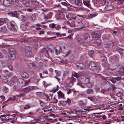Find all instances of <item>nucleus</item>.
Masks as SVG:
<instances>
[{
	"instance_id": "nucleus-8",
	"label": "nucleus",
	"mask_w": 124,
	"mask_h": 124,
	"mask_svg": "<svg viewBox=\"0 0 124 124\" xmlns=\"http://www.w3.org/2000/svg\"><path fill=\"white\" fill-rule=\"evenodd\" d=\"M86 23V21L84 20H83L81 21L78 23V26L80 30H82L85 27V25Z\"/></svg>"
},
{
	"instance_id": "nucleus-58",
	"label": "nucleus",
	"mask_w": 124,
	"mask_h": 124,
	"mask_svg": "<svg viewBox=\"0 0 124 124\" xmlns=\"http://www.w3.org/2000/svg\"><path fill=\"white\" fill-rule=\"evenodd\" d=\"M68 14L69 17L70 18H72L73 16V14L70 13H68Z\"/></svg>"
},
{
	"instance_id": "nucleus-42",
	"label": "nucleus",
	"mask_w": 124,
	"mask_h": 124,
	"mask_svg": "<svg viewBox=\"0 0 124 124\" xmlns=\"http://www.w3.org/2000/svg\"><path fill=\"white\" fill-rule=\"evenodd\" d=\"M66 101H59L60 103L62 105H65L67 104Z\"/></svg>"
},
{
	"instance_id": "nucleus-46",
	"label": "nucleus",
	"mask_w": 124,
	"mask_h": 124,
	"mask_svg": "<svg viewBox=\"0 0 124 124\" xmlns=\"http://www.w3.org/2000/svg\"><path fill=\"white\" fill-rule=\"evenodd\" d=\"M39 121V119H35L34 120L31 122L32 123H37V122Z\"/></svg>"
},
{
	"instance_id": "nucleus-20",
	"label": "nucleus",
	"mask_w": 124,
	"mask_h": 124,
	"mask_svg": "<svg viewBox=\"0 0 124 124\" xmlns=\"http://www.w3.org/2000/svg\"><path fill=\"white\" fill-rule=\"evenodd\" d=\"M94 92L93 89L92 88H89L87 90L86 93L87 94H92Z\"/></svg>"
},
{
	"instance_id": "nucleus-15",
	"label": "nucleus",
	"mask_w": 124,
	"mask_h": 124,
	"mask_svg": "<svg viewBox=\"0 0 124 124\" xmlns=\"http://www.w3.org/2000/svg\"><path fill=\"white\" fill-rule=\"evenodd\" d=\"M58 97V98H64V95L62 93L59 91L57 92Z\"/></svg>"
},
{
	"instance_id": "nucleus-53",
	"label": "nucleus",
	"mask_w": 124,
	"mask_h": 124,
	"mask_svg": "<svg viewBox=\"0 0 124 124\" xmlns=\"http://www.w3.org/2000/svg\"><path fill=\"white\" fill-rule=\"evenodd\" d=\"M115 58H116V61H118L119 60L118 58L119 57V56L118 54H116L115 55Z\"/></svg>"
},
{
	"instance_id": "nucleus-49",
	"label": "nucleus",
	"mask_w": 124,
	"mask_h": 124,
	"mask_svg": "<svg viewBox=\"0 0 124 124\" xmlns=\"http://www.w3.org/2000/svg\"><path fill=\"white\" fill-rule=\"evenodd\" d=\"M25 95V93H21L18 96V97H23Z\"/></svg>"
},
{
	"instance_id": "nucleus-31",
	"label": "nucleus",
	"mask_w": 124,
	"mask_h": 124,
	"mask_svg": "<svg viewBox=\"0 0 124 124\" xmlns=\"http://www.w3.org/2000/svg\"><path fill=\"white\" fill-rule=\"evenodd\" d=\"M90 36L88 34H86L84 35V39L85 40H88L89 39Z\"/></svg>"
},
{
	"instance_id": "nucleus-50",
	"label": "nucleus",
	"mask_w": 124,
	"mask_h": 124,
	"mask_svg": "<svg viewBox=\"0 0 124 124\" xmlns=\"http://www.w3.org/2000/svg\"><path fill=\"white\" fill-rule=\"evenodd\" d=\"M110 62L111 63H113L115 62V61L114 59L112 57L110 58Z\"/></svg>"
},
{
	"instance_id": "nucleus-24",
	"label": "nucleus",
	"mask_w": 124,
	"mask_h": 124,
	"mask_svg": "<svg viewBox=\"0 0 124 124\" xmlns=\"http://www.w3.org/2000/svg\"><path fill=\"white\" fill-rule=\"evenodd\" d=\"M19 12L17 11H14V12H12V17H16L17 16H18L19 14Z\"/></svg>"
},
{
	"instance_id": "nucleus-14",
	"label": "nucleus",
	"mask_w": 124,
	"mask_h": 124,
	"mask_svg": "<svg viewBox=\"0 0 124 124\" xmlns=\"http://www.w3.org/2000/svg\"><path fill=\"white\" fill-rule=\"evenodd\" d=\"M116 74L118 76H122L124 75V70H122V69H121L120 70L118 71L116 73Z\"/></svg>"
},
{
	"instance_id": "nucleus-11",
	"label": "nucleus",
	"mask_w": 124,
	"mask_h": 124,
	"mask_svg": "<svg viewBox=\"0 0 124 124\" xmlns=\"http://www.w3.org/2000/svg\"><path fill=\"white\" fill-rule=\"evenodd\" d=\"M93 37L94 38H99L101 37L100 34L96 32H94L93 33Z\"/></svg>"
},
{
	"instance_id": "nucleus-62",
	"label": "nucleus",
	"mask_w": 124,
	"mask_h": 124,
	"mask_svg": "<svg viewBox=\"0 0 124 124\" xmlns=\"http://www.w3.org/2000/svg\"><path fill=\"white\" fill-rule=\"evenodd\" d=\"M30 82V81L29 80H28L27 81H26L25 82H24V85H27Z\"/></svg>"
},
{
	"instance_id": "nucleus-34",
	"label": "nucleus",
	"mask_w": 124,
	"mask_h": 124,
	"mask_svg": "<svg viewBox=\"0 0 124 124\" xmlns=\"http://www.w3.org/2000/svg\"><path fill=\"white\" fill-rule=\"evenodd\" d=\"M49 95H45L47 98V100L48 101H49L52 99V95L51 94H49Z\"/></svg>"
},
{
	"instance_id": "nucleus-59",
	"label": "nucleus",
	"mask_w": 124,
	"mask_h": 124,
	"mask_svg": "<svg viewBox=\"0 0 124 124\" xmlns=\"http://www.w3.org/2000/svg\"><path fill=\"white\" fill-rule=\"evenodd\" d=\"M0 97L2 99L3 101H4L5 100V97L3 96L2 95L0 96Z\"/></svg>"
},
{
	"instance_id": "nucleus-7",
	"label": "nucleus",
	"mask_w": 124,
	"mask_h": 124,
	"mask_svg": "<svg viewBox=\"0 0 124 124\" xmlns=\"http://www.w3.org/2000/svg\"><path fill=\"white\" fill-rule=\"evenodd\" d=\"M37 87L34 86H30L27 87L23 89V90L25 93H28L32 90H36L37 89Z\"/></svg>"
},
{
	"instance_id": "nucleus-9",
	"label": "nucleus",
	"mask_w": 124,
	"mask_h": 124,
	"mask_svg": "<svg viewBox=\"0 0 124 124\" xmlns=\"http://www.w3.org/2000/svg\"><path fill=\"white\" fill-rule=\"evenodd\" d=\"M9 20L7 18H0V26L2 25L4 23L8 22Z\"/></svg>"
},
{
	"instance_id": "nucleus-38",
	"label": "nucleus",
	"mask_w": 124,
	"mask_h": 124,
	"mask_svg": "<svg viewBox=\"0 0 124 124\" xmlns=\"http://www.w3.org/2000/svg\"><path fill=\"white\" fill-rule=\"evenodd\" d=\"M16 98L15 96L11 97L8 99V101H13L16 100Z\"/></svg>"
},
{
	"instance_id": "nucleus-27",
	"label": "nucleus",
	"mask_w": 124,
	"mask_h": 124,
	"mask_svg": "<svg viewBox=\"0 0 124 124\" xmlns=\"http://www.w3.org/2000/svg\"><path fill=\"white\" fill-rule=\"evenodd\" d=\"M25 52H27L28 51H31L32 50V49L31 47L28 46H26L25 47Z\"/></svg>"
},
{
	"instance_id": "nucleus-17",
	"label": "nucleus",
	"mask_w": 124,
	"mask_h": 124,
	"mask_svg": "<svg viewBox=\"0 0 124 124\" xmlns=\"http://www.w3.org/2000/svg\"><path fill=\"white\" fill-rule=\"evenodd\" d=\"M76 65L80 69L83 68L85 66V65L81 63H77L76 64Z\"/></svg>"
},
{
	"instance_id": "nucleus-57",
	"label": "nucleus",
	"mask_w": 124,
	"mask_h": 124,
	"mask_svg": "<svg viewBox=\"0 0 124 124\" xmlns=\"http://www.w3.org/2000/svg\"><path fill=\"white\" fill-rule=\"evenodd\" d=\"M66 101L67 103L69 105L71 102V100L69 98H67V100Z\"/></svg>"
},
{
	"instance_id": "nucleus-43",
	"label": "nucleus",
	"mask_w": 124,
	"mask_h": 124,
	"mask_svg": "<svg viewBox=\"0 0 124 124\" xmlns=\"http://www.w3.org/2000/svg\"><path fill=\"white\" fill-rule=\"evenodd\" d=\"M55 73L56 74V75L57 76H59L60 74H61V72L60 71H57L55 70Z\"/></svg>"
},
{
	"instance_id": "nucleus-48",
	"label": "nucleus",
	"mask_w": 124,
	"mask_h": 124,
	"mask_svg": "<svg viewBox=\"0 0 124 124\" xmlns=\"http://www.w3.org/2000/svg\"><path fill=\"white\" fill-rule=\"evenodd\" d=\"M58 90V89L57 88V87L56 88H54L52 92L54 93H55Z\"/></svg>"
},
{
	"instance_id": "nucleus-54",
	"label": "nucleus",
	"mask_w": 124,
	"mask_h": 124,
	"mask_svg": "<svg viewBox=\"0 0 124 124\" xmlns=\"http://www.w3.org/2000/svg\"><path fill=\"white\" fill-rule=\"evenodd\" d=\"M69 0L71 3L73 4L75 3V1H76V0Z\"/></svg>"
},
{
	"instance_id": "nucleus-18",
	"label": "nucleus",
	"mask_w": 124,
	"mask_h": 124,
	"mask_svg": "<svg viewBox=\"0 0 124 124\" xmlns=\"http://www.w3.org/2000/svg\"><path fill=\"white\" fill-rule=\"evenodd\" d=\"M3 4L4 5L6 6H8L10 5L9 0H4Z\"/></svg>"
},
{
	"instance_id": "nucleus-21",
	"label": "nucleus",
	"mask_w": 124,
	"mask_h": 124,
	"mask_svg": "<svg viewBox=\"0 0 124 124\" xmlns=\"http://www.w3.org/2000/svg\"><path fill=\"white\" fill-rule=\"evenodd\" d=\"M104 88H103V89L104 90V91H108L110 89V88L109 85L104 84Z\"/></svg>"
},
{
	"instance_id": "nucleus-35",
	"label": "nucleus",
	"mask_w": 124,
	"mask_h": 124,
	"mask_svg": "<svg viewBox=\"0 0 124 124\" xmlns=\"http://www.w3.org/2000/svg\"><path fill=\"white\" fill-rule=\"evenodd\" d=\"M97 16V14H91L88 16L89 18L92 19Z\"/></svg>"
},
{
	"instance_id": "nucleus-25",
	"label": "nucleus",
	"mask_w": 124,
	"mask_h": 124,
	"mask_svg": "<svg viewBox=\"0 0 124 124\" xmlns=\"http://www.w3.org/2000/svg\"><path fill=\"white\" fill-rule=\"evenodd\" d=\"M118 51L120 53L121 55L123 56H124V49L120 48L118 49Z\"/></svg>"
},
{
	"instance_id": "nucleus-64",
	"label": "nucleus",
	"mask_w": 124,
	"mask_h": 124,
	"mask_svg": "<svg viewBox=\"0 0 124 124\" xmlns=\"http://www.w3.org/2000/svg\"><path fill=\"white\" fill-rule=\"evenodd\" d=\"M124 109V108L123 107H120L118 108L117 110H122Z\"/></svg>"
},
{
	"instance_id": "nucleus-5",
	"label": "nucleus",
	"mask_w": 124,
	"mask_h": 124,
	"mask_svg": "<svg viewBox=\"0 0 124 124\" xmlns=\"http://www.w3.org/2000/svg\"><path fill=\"white\" fill-rule=\"evenodd\" d=\"M9 59L10 60L15 59L16 57V53L15 49L12 48H9L8 51Z\"/></svg>"
},
{
	"instance_id": "nucleus-60",
	"label": "nucleus",
	"mask_w": 124,
	"mask_h": 124,
	"mask_svg": "<svg viewBox=\"0 0 124 124\" xmlns=\"http://www.w3.org/2000/svg\"><path fill=\"white\" fill-rule=\"evenodd\" d=\"M114 78L117 81H118L121 79V77H117L116 78Z\"/></svg>"
},
{
	"instance_id": "nucleus-56",
	"label": "nucleus",
	"mask_w": 124,
	"mask_h": 124,
	"mask_svg": "<svg viewBox=\"0 0 124 124\" xmlns=\"http://www.w3.org/2000/svg\"><path fill=\"white\" fill-rule=\"evenodd\" d=\"M4 5L1 3L0 4V9H4Z\"/></svg>"
},
{
	"instance_id": "nucleus-16",
	"label": "nucleus",
	"mask_w": 124,
	"mask_h": 124,
	"mask_svg": "<svg viewBox=\"0 0 124 124\" xmlns=\"http://www.w3.org/2000/svg\"><path fill=\"white\" fill-rule=\"evenodd\" d=\"M72 76H74L76 78H78L80 76H82V73L81 72L80 73H76L74 72L72 73Z\"/></svg>"
},
{
	"instance_id": "nucleus-32",
	"label": "nucleus",
	"mask_w": 124,
	"mask_h": 124,
	"mask_svg": "<svg viewBox=\"0 0 124 124\" xmlns=\"http://www.w3.org/2000/svg\"><path fill=\"white\" fill-rule=\"evenodd\" d=\"M94 51L93 50H90L88 51V54L89 55L90 57H91L94 54Z\"/></svg>"
},
{
	"instance_id": "nucleus-10",
	"label": "nucleus",
	"mask_w": 124,
	"mask_h": 124,
	"mask_svg": "<svg viewBox=\"0 0 124 124\" xmlns=\"http://www.w3.org/2000/svg\"><path fill=\"white\" fill-rule=\"evenodd\" d=\"M29 67L31 69L34 70L37 67L35 63H31L28 65Z\"/></svg>"
},
{
	"instance_id": "nucleus-55",
	"label": "nucleus",
	"mask_w": 124,
	"mask_h": 124,
	"mask_svg": "<svg viewBox=\"0 0 124 124\" xmlns=\"http://www.w3.org/2000/svg\"><path fill=\"white\" fill-rule=\"evenodd\" d=\"M39 102H40L41 105L42 106H43L44 105V104L43 102L41 100H39Z\"/></svg>"
},
{
	"instance_id": "nucleus-13",
	"label": "nucleus",
	"mask_w": 124,
	"mask_h": 124,
	"mask_svg": "<svg viewBox=\"0 0 124 124\" xmlns=\"http://www.w3.org/2000/svg\"><path fill=\"white\" fill-rule=\"evenodd\" d=\"M96 42V43L97 44L98 46H101V42L100 39H97L96 40L94 39L92 40L91 41V42L92 43L93 42Z\"/></svg>"
},
{
	"instance_id": "nucleus-2",
	"label": "nucleus",
	"mask_w": 124,
	"mask_h": 124,
	"mask_svg": "<svg viewBox=\"0 0 124 124\" xmlns=\"http://www.w3.org/2000/svg\"><path fill=\"white\" fill-rule=\"evenodd\" d=\"M18 79L16 77H12L10 81L9 82V85L10 86H13L14 88H16L19 85V83L17 81Z\"/></svg>"
},
{
	"instance_id": "nucleus-26",
	"label": "nucleus",
	"mask_w": 124,
	"mask_h": 124,
	"mask_svg": "<svg viewBox=\"0 0 124 124\" xmlns=\"http://www.w3.org/2000/svg\"><path fill=\"white\" fill-rule=\"evenodd\" d=\"M2 79V81L5 83H7L8 81V79L6 76L3 77Z\"/></svg>"
},
{
	"instance_id": "nucleus-37",
	"label": "nucleus",
	"mask_w": 124,
	"mask_h": 124,
	"mask_svg": "<svg viewBox=\"0 0 124 124\" xmlns=\"http://www.w3.org/2000/svg\"><path fill=\"white\" fill-rule=\"evenodd\" d=\"M101 60L103 62H106L107 60V59L106 57L104 55L102 56L101 57Z\"/></svg>"
},
{
	"instance_id": "nucleus-40",
	"label": "nucleus",
	"mask_w": 124,
	"mask_h": 124,
	"mask_svg": "<svg viewBox=\"0 0 124 124\" xmlns=\"http://www.w3.org/2000/svg\"><path fill=\"white\" fill-rule=\"evenodd\" d=\"M3 90L4 92L6 93L8 92V88L7 87L5 86H4L3 87Z\"/></svg>"
},
{
	"instance_id": "nucleus-63",
	"label": "nucleus",
	"mask_w": 124,
	"mask_h": 124,
	"mask_svg": "<svg viewBox=\"0 0 124 124\" xmlns=\"http://www.w3.org/2000/svg\"><path fill=\"white\" fill-rule=\"evenodd\" d=\"M8 67L11 70H12L13 69L12 66L10 65H9L8 66Z\"/></svg>"
},
{
	"instance_id": "nucleus-4",
	"label": "nucleus",
	"mask_w": 124,
	"mask_h": 124,
	"mask_svg": "<svg viewBox=\"0 0 124 124\" xmlns=\"http://www.w3.org/2000/svg\"><path fill=\"white\" fill-rule=\"evenodd\" d=\"M88 68L92 70L97 71L100 69V65L96 62H92L89 64Z\"/></svg>"
},
{
	"instance_id": "nucleus-44",
	"label": "nucleus",
	"mask_w": 124,
	"mask_h": 124,
	"mask_svg": "<svg viewBox=\"0 0 124 124\" xmlns=\"http://www.w3.org/2000/svg\"><path fill=\"white\" fill-rule=\"evenodd\" d=\"M32 20H35L36 19V17L35 15L34 14H32L31 16H30Z\"/></svg>"
},
{
	"instance_id": "nucleus-61",
	"label": "nucleus",
	"mask_w": 124,
	"mask_h": 124,
	"mask_svg": "<svg viewBox=\"0 0 124 124\" xmlns=\"http://www.w3.org/2000/svg\"><path fill=\"white\" fill-rule=\"evenodd\" d=\"M60 25H58L57 26L55 27V29L57 30H58L60 28H61V27L60 26Z\"/></svg>"
},
{
	"instance_id": "nucleus-51",
	"label": "nucleus",
	"mask_w": 124,
	"mask_h": 124,
	"mask_svg": "<svg viewBox=\"0 0 124 124\" xmlns=\"http://www.w3.org/2000/svg\"><path fill=\"white\" fill-rule=\"evenodd\" d=\"M30 7V8L27 9V10L28 11L31 12L32 10L35 9V8H33L32 7Z\"/></svg>"
},
{
	"instance_id": "nucleus-12",
	"label": "nucleus",
	"mask_w": 124,
	"mask_h": 124,
	"mask_svg": "<svg viewBox=\"0 0 124 124\" xmlns=\"http://www.w3.org/2000/svg\"><path fill=\"white\" fill-rule=\"evenodd\" d=\"M61 47L60 46H57L55 48V52L56 55H58L60 53V50Z\"/></svg>"
},
{
	"instance_id": "nucleus-6",
	"label": "nucleus",
	"mask_w": 124,
	"mask_h": 124,
	"mask_svg": "<svg viewBox=\"0 0 124 124\" xmlns=\"http://www.w3.org/2000/svg\"><path fill=\"white\" fill-rule=\"evenodd\" d=\"M83 79L84 80V81H83L82 82L80 81L78 82L77 84L80 86L81 87L84 88L85 87V86L84 84H87L90 81V79L88 77H84Z\"/></svg>"
},
{
	"instance_id": "nucleus-22",
	"label": "nucleus",
	"mask_w": 124,
	"mask_h": 124,
	"mask_svg": "<svg viewBox=\"0 0 124 124\" xmlns=\"http://www.w3.org/2000/svg\"><path fill=\"white\" fill-rule=\"evenodd\" d=\"M83 3L85 5L89 8H90V2L89 1L83 0Z\"/></svg>"
},
{
	"instance_id": "nucleus-36",
	"label": "nucleus",
	"mask_w": 124,
	"mask_h": 124,
	"mask_svg": "<svg viewBox=\"0 0 124 124\" xmlns=\"http://www.w3.org/2000/svg\"><path fill=\"white\" fill-rule=\"evenodd\" d=\"M20 18L21 20L23 21H25L26 20V17L25 16L23 15H21Z\"/></svg>"
},
{
	"instance_id": "nucleus-45",
	"label": "nucleus",
	"mask_w": 124,
	"mask_h": 124,
	"mask_svg": "<svg viewBox=\"0 0 124 124\" xmlns=\"http://www.w3.org/2000/svg\"><path fill=\"white\" fill-rule=\"evenodd\" d=\"M108 80L112 82L113 83H115V82H116V80H115L114 78L109 79Z\"/></svg>"
},
{
	"instance_id": "nucleus-28",
	"label": "nucleus",
	"mask_w": 124,
	"mask_h": 124,
	"mask_svg": "<svg viewBox=\"0 0 124 124\" xmlns=\"http://www.w3.org/2000/svg\"><path fill=\"white\" fill-rule=\"evenodd\" d=\"M107 44L108 46V47H112L114 45V43L113 42L111 41H108V42Z\"/></svg>"
},
{
	"instance_id": "nucleus-33",
	"label": "nucleus",
	"mask_w": 124,
	"mask_h": 124,
	"mask_svg": "<svg viewBox=\"0 0 124 124\" xmlns=\"http://www.w3.org/2000/svg\"><path fill=\"white\" fill-rule=\"evenodd\" d=\"M21 75L22 77L23 78H26L27 76V73L25 72H22Z\"/></svg>"
},
{
	"instance_id": "nucleus-23",
	"label": "nucleus",
	"mask_w": 124,
	"mask_h": 124,
	"mask_svg": "<svg viewBox=\"0 0 124 124\" xmlns=\"http://www.w3.org/2000/svg\"><path fill=\"white\" fill-rule=\"evenodd\" d=\"M26 25L27 26V24H26L25 25L23 24H21L20 26L21 29L23 31L25 30L26 29Z\"/></svg>"
},
{
	"instance_id": "nucleus-47",
	"label": "nucleus",
	"mask_w": 124,
	"mask_h": 124,
	"mask_svg": "<svg viewBox=\"0 0 124 124\" xmlns=\"http://www.w3.org/2000/svg\"><path fill=\"white\" fill-rule=\"evenodd\" d=\"M31 107V106L29 105H27L23 108L24 109H27V108H30Z\"/></svg>"
},
{
	"instance_id": "nucleus-39",
	"label": "nucleus",
	"mask_w": 124,
	"mask_h": 124,
	"mask_svg": "<svg viewBox=\"0 0 124 124\" xmlns=\"http://www.w3.org/2000/svg\"><path fill=\"white\" fill-rule=\"evenodd\" d=\"M86 84L87 86L88 87H92L93 86V84L92 83L89 82Z\"/></svg>"
},
{
	"instance_id": "nucleus-1",
	"label": "nucleus",
	"mask_w": 124,
	"mask_h": 124,
	"mask_svg": "<svg viewBox=\"0 0 124 124\" xmlns=\"http://www.w3.org/2000/svg\"><path fill=\"white\" fill-rule=\"evenodd\" d=\"M23 2L24 4L28 7H32L33 8H35L36 6L39 5V3L36 0H31V1L27 0H23Z\"/></svg>"
},
{
	"instance_id": "nucleus-29",
	"label": "nucleus",
	"mask_w": 124,
	"mask_h": 124,
	"mask_svg": "<svg viewBox=\"0 0 124 124\" xmlns=\"http://www.w3.org/2000/svg\"><path fill=\"white\" fill-rule=\"evenodd\" d=\"M36 94L37 96L39 97H41L44 95L43 93L42 92H37L36 93Z\"/></svg>"
},
{
	"instance_id": "nucleus-19",
	"label": "nucleus",
	"mask_w": 124,
	"mask_h": 124,
	"mask_svg": "<svg viewBox=\"0 0 124 124\" xmlns=\"http://www.w3.org/2000/svg\"><path fill=\"white\" fill-rule=\"evenodd\" d=\"M75 4L79 7L81 6L82 4V1L80 0H76Z\"/></svg>"
},
{
	"instance_id": "nucleus-52",
	"label": "nucleus",
	"mask_w": 124,
	"mask_h": 124,
	"mask_svg": "<svg viewBox=\"0 0 124 124\" xmlns=\"http://www.w3.org/2000/svg\"><path fill=\"white\" fill-rule=\"evenodd\" d=\"M48 51L50 52L51 53H53L54 52V48L52 49L50 48H48Z\"/></svg>"
},
{
	"instance_id": "nucleus-41",
	"label": "nucleus",
	"mask_w": 124,
	"mask_h": 124,
	"mask_svg": "<svg viewBox=\"0 0 124 124\" xmlns=\"http://www.w3.org/2000/svg\"><path fill=\"white\" fill-rule=\"evenodd\" d=\"M31 51H28L27 52H25V54L26 56L27 57H29L31 55Z\"/></svg>"
},
{
	"instance_id": "nucleus-3",
	"label": "nucleus",
	"mask_w": 124,
	"mask_h": 124,
	"mask_svg": "<svg viewBox=\"0 0 124 124\" xmlns=\"http://www.w3.org/2000/svg\"><path fill=\"white\" fill-rule=\"evenodd\" d=\"M7 26L8 29L10 31H12L15 32L17 31V27L14 21H12L8 23L7 24Z\"/></svg>"
},
{
	"instance_id": "nucleus-30",
	"label": "nucleus",
	"mask_w": 124,
	"mask_h": 124,
	"mask_svg": "<svg viewBox=\"0 0 124 124\" xmlns=\"http://www.w3.org/2000/svg\"><path fill=\"white\" fill-rule=\"evenodd\" d=\"M13 3L14 4V5L16 7H20L22 5L19 2H18V1L14 2V3Z\"/></svg>"
}]
</instances>
